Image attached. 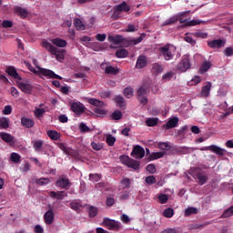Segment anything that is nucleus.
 <instances>
[{"label":"nucleus","mask_w":233,"mask_h":233,"mask_svg":"<svg viewBox=\"0 0 233 233\" xmlns=\"http://www.w3.org/2000/svg\"><path fill=\"white\" fill-rule=\"evenodd\" d=\"M0 137L5 143H13L15 140V137L11 134L5 132L0 133Z\"/></svg>","instance_id":"29"},{"label":"nucleus","mask_w":233,"mask_h":233,"mask_svg":"<svg viewBox=\"0 0 233 233\" xmlns=\"http://www.w3.org/2000/svg\"><path fill=\"white\" fill-rule=\"evenodd\" d=\"M94 113H95L98 117L106 116V110L101 109V108H99V107H96V108L94 109Z\"/></svg>","instance_id":"53"},{"label":"nucleus","mask_w":233,"mask_h":233,"mask_svg":"<svg viewBox=\"0 0 233 233\" xmlns=\"http://www.w3.org/2000/svg\"><path fill=\"white\" fill-rule=\"evenodd\" d=\"M89 180L92 182H99V180H101V175H98V173L90 174Z\"/></svg>","instance_id":"56"},{"label":"nucleus","mask_w":233,"mask_h":233,"mask_svg":"<svg viewBox=\"0 0 233 233\" xmlns=\"http://www.w3.org/2000/svg\"><path fill=\"white\" fill-rule=\"evenodd\" d=\"M232 216H233V205L230 208H227L223 212V214L220 216V218H230Z\"/></svg>","instance_id":"39"},{"label":"nucleus","mask_w":233,"mask_h":233,"mask_svg":"<svg viewBox=\"0 0 233 233\" xmlns=\"http://www.w3.org/2000/svg\"><path fill=\"white\" fill-rule=\"evenodd\" d=\"M103 225L107 228L109 230H119L123 228L119 221L105 218L103 219Z\"/></svg>","instance_id":"8"},{"label":"nucleus","mask_w":233,"mask_h":233,"mask_svg":"<svg viewBox=\"0 0 233 233\" xmlns=\"http://www.w3.org/2000/svg\"><path fill=\"white\" fill-rule=\"evenodd\" d=\"M158 52L159 57H162L165 61H171L177 54V47L173 45L167 44L159 47Z\"/></svg>","instance_id":"1"},{"label":"nucleus","mask_w":233,"mask_h":233,"mask_svg":"<svg viewBox=\"0 0 233 233\" xmlns=\"http://www.w3.org/2000/svg\"><path fill=\"white\" fill-rule=\"evenodd\" d=\"M164 68H163V66L159 63H155L153 64L152 66V72L155 74V75H159L163 72Z\"/></svg>","instance_id":"35"},{"label":"nucleus","mask_w":233,"mask_h":233,"mask_svg":"<svg viewBox=\"0 0 233 233\" xmlns=\"http://www.w3.org/2000/svg\"><path fill=\"white\" fill-rule=\"evenodd\" d=\"M88 214L90 218H96L98 215V208L93 206L89 207Z\"/></svg>","instance_id":"43"},{"label":"nucleus","mask_w":233,"mask_h":233,"mask_svg":"<svg viewBox=\"0 0 233 233\" xmlns=\"http://www.w3.org/2000/svg\"><path fill=\"white\" fill-rule=\"evenodd\" d=\"M15 14H16L21 18L25 19L28 15V11H27V9H25L22 6H15Z\"/></svg>","instance_id":"21"},{"label":"nucleus","mask_w":233,"mask_h":233,"mask_svg":"<svg viewBox=\"0 0 233 233\" xmlns=\"http://www.w3.org/2000/svg\"><path fill=\"white\" fill-rule=\"evenodd\" d=\"M74 26L77 31L86 30V25L80 18L74 19Z\"/></svg>","instance_id":"30"},{"label":"nucleus","mask_w":233,"mask_h":233,"mask_svg":"<svg viewBox=\"0 0 233 233\" xmlns=\"http://www.w3.org/2000/svg\"><path fill=\"white\" fill-rule=\"evenodd\" d=\"M82 207H83L82 203L80 201H76V200H73L69 204V208L77 213H80Z\"/></svg>","instance_id":"27"},{"label":"nucleus","mask_w":233,"mask_h":233,"mask_svg":"<svg viewBox=\"0 0 233 233\" xmlns=\"http://www.w3.org/2000/svg\"><path fill=\"white\" fill-rule=\"evenodd\" d=\"M146 36H147L146 33H142L141 36L137 39L123 37V40L121 43L126 47L130 46H137V45L140 44Z\"/></svg>","instance_id":"11"},{"label":"nucleus","mask_w":233,"mask_h":233,"mask_svg":"<svg viewBox=\"0 0 233 233\" xmlns=\"http://www.w3.org/2000/svg\"><path fill=\"white\" fill-rule=\"evenodd\" d=\"M21 125H22L24 127H25V128H27V129H30V128L34 127V126H35V121H34L33 118H28V117L23 116V117L21 118Z\"/></svg>","instance_id":"19"},{"label":"nucleus","mask_w":233,"mask_h":233,"mask_svg":"<svg viewBox=\"0 0 233 233\" xmlns=\"http://www.w3.org/2000/svg\"><path fill=\"white\" fill-rule=\"evenodd\" d=\"M49 197L57 200H63L66 197H68V194L66 191H51L49 192Z\"/></svg>","instance_id":"18"},{"label":"nucleus","mask_w":233,"mask_h":233,"mask_svg":"<svg viewBox=\"0 0 233 233\" xmlns=\"http://www.w3.org/2000/svg\"><path fill=\"white\" fill-rule=\"evenodd\" d=\"M198 210L196 208H187L185 209L184 216L185 217H189L190 215L193 214H198Z\"/></svg>","instance_id":"42"},{"label":"nucleus","mask_w":233,"mask_h":233,"mask_svg":"<svg viewBox=\"0 0 233 233\" xmlns=\"http://www.w3.org/2000/svg\"><path fill=\"white\" fill-rule=\"evenodd\" d=\"M131 156L137 159H141L145 157V149L141 146L137 145L134 147Z\"/></svg>","instance_id":"14"},{"label":"nucleus","mask_w":233,"mask_h":233,"mask_svg":"<svg viewBox=\"0 0 233 233\" xmlns=\"http://www.w3.org/2000/svg\"><path fill=\"white\" fill-rule=\"evenodd\" d=\"M193 151L191 147H179L177 148V152L182 154V155H187L189 154Z\"/></svg>","instance_id":"38"},{"label":"nucleus","mask_w":233,"mask_h":233,"mask_svg":"<svg viewBox=\"0 0 233 233\" xmlns=\"http://www.w3.org/2000/svg\"><path fill=\"white\" fill-rule=\"evenodd\" d=\"M212 64L208 61H205L201 64L199 67V73L204 74L211 68Z\"/></svg>","instance_id":"32"},{"label":"nucleus","mask_w":233,"mask_h":233,"mask_svg":"<svg viewBox=\"0 0 233 233\" xmlns=\"http://www.w3.org/2000/svg\"><path fill=\"white\" fill-rule=\"evenodd\" d=\"M190 67H191V64H190L189 56H183L178 66H177V70L180 72H186Z\"/></svg>","instance_id":"10"},{"label":"nucleus","mask_w":233,"mask_h":233,"mask_svg":"<svg viewBox=\"0 0 233 233\" xmlns=\"http://www.w3.org/2000/svg\"><path fill=\"white\" fill-rule=\"evenodd\" d=\"M163 216L167 218H171L174 216V209L171 208H167L164 212H163Z\"/></svg>","instance_id":"55"},{"label":"nucleus","mask_w":233,"mask_h":233,"mask_svg":"<svg viewBox=\"0 0 233 233\" xmlns=\"http://www.w3.org/2000/svg\"><path fill=\"white\" fill-rule=\"evenodd\" d=\"M35 182H36V184H37L38 186H44V185L49 184V183H50V180H49L48 178L43 177V178H40V179H36Z\"/></svg>","instance_id":"59"},{"label":"nucleus","mask_w":233,"mask_h":233,"mask_svg":"<svg viewBox=\"0 0 233 233\" xmlns=\"http://www.w3.org/2000/svg\"><path fill=\"white\" fill-rule=\"evenodd\" d=\"M26 67L29 68V71L35 73V74H38V75H42L44 76L52 78V79H58V80H62L63 77L56 75L54 71L52 70H48V69H45V68H40L38 67V71L35 70L29 63H26Z\"/></svg>","instance_id":"4"},{"label":"nucleus","mask_w":233,"mask_h":233,"mask_svg":"<svg viewBox=\"0 0 233 233\" xmlns=\"http://www.w3.org/2000/svg\"><path fill=\"white\" fill-rule=\"evenodd\" d=\"M146 66H147V57L145 56H140L137 58L136 67L137 69H141V68L145 67Z\"/></svg>","instance_id":"28"},{"label":"nucleus","mask_w":233,"mask_h":233,"mask_svg":"<svg viewBox=\"0 0 233 233\" xmlns=\"http://www.w3.org/2000/svg\"><path fill=\"white\" fill-rule=\"evenodd\" d=\"M17 86L25 94H30L34 88V86L31 84H29V81H26V82L17 81Z\"/></svg>","instance_id":"15"},{"label":"nucleus","mask_w":233,"mask_h":233,"mask_svg":"<svg viewBox=\"0 0 233 233\" xmlns=\"http://www.w3.org/2000/svg\"><path fill=\"white\" fill-rule=\"evenodd\" d=\"M114 100H115V103H116V105H117V106L119 108H121V109L124 108V106H125V104H124L125 99H124L123 96H117L115 97Z\"/></svg>","instance_id":"40"},{"label":"nucleus","mask_w":233,"mask_h":233,"mask_svg":"<svg viewBox=\"0 0 233 233\" xmlns=\"http://www.w3.org/2000/svg\"><path fill=\"white\" fill-rule=\"evenodd\" d=\"M121 184L124 188H129L131 187V180L129 178H123Z\"/></svg>","instance_id":"58"},{"label":"nucleus","mask_w":233,"mask_h":233,"mask_svg":"<svg viewBox=\"0 0 233 233\" xmlns=\"http://www.w3.org/2000/svg\"><path fill=\"white\" fill-rule=\"evenodd\" d=\"M10 126V119L8 117H1L0 118V127L2 129H7Z\"/></svg>","instance_id":"37"},{"label":"nucleus","mask_w":233,"mask_h":233,"mask_svg":"<svg viewBox=\"0 0 233 233\" xmlns=\"http://www.w3.org/2000/svg\"><path fill=\"white\" fill-rule=\"evenodd\" d=\"M70 110L76 116H81L83 114H85L86 107L81 102H73L70 105Z\"/></svg>","instance_id":"9"},{"label":"nucleus","mask_w":233,"mask_h":233,"mask_svg":"<svg viewBox=\"0 0 233 233\" xmlns=\"http://www.w3.org/2000/svg\"><path fill=\"white\" fill-rule=\"evenodd\" d=\"M158 119L157 118H148L146 121V124L148 127H153L157 125Z\"/></svg>","instance_id":"48"},{"label":"nucleus","mask_w":233,"mask_h":233,"mask_svg":"<svg viewBox=\"0 0 233 233\" xmlns=\"http://www.w3.org/2000/svg\"><path fill=\"white\" fill-rule=\"evenodd\" d=\"M224 55L226 56H233V48L232 47H228L224 51Z\"/></svg>","instance_id":"63"},{"label":"nucleus","mask_w":233,"mask_h":233,"mask_svg":"<svg viewBox=\"0 0 233 233\" xmlns=\"http://www.w3.org/2000/svg\"><path fill=\"white\" fill-rule=\"evenodd\" d=\"M116 12H129L130 6L124 1L116 6Z\"/></svg>","instance_id":"36"},{"label":"nucleus","mask_w":233,"mask_h":233,"mask_svg":"<svg viewBox=\"0 0 233 233\" xmlns=\"http://www.w3.org/2000/svg\"><path fill=\"white\" fill-rule=\"evenodd\" d=\"M111 118L115 121H118L122 118V113L119 110H116L113 112V114L111 115Z\"/></svg>","instance_id":"50"},{"label":"nucleus","mask_w":233,"mask_h":233,"mask_svg":"<svg viewBox=\"0 0 233 233\" xmlns=\"http://www.w3.org/2000/svg\"><path fill=\"white\" fill-rule=\"evenodd\" d=\"M46 136L53 141H58L61 138V134L56 130H47Z\"/></svg>","instance_id":"23"},{"label":"nucleus","mask_w":233,"mask_h":233,"mask_svg":"<svg viewBox=\"0 0 233 233\" xmlns=\"http://www.w3.org/2000/svg\"><path fill=\"white\" fill-rule=\"evenodd\" d=\"M128 55V52L126 49H119L116 52V56L117 58H125Z\"/></svg>","instance_id":"44"},{"label":"nucleus","mask_w":233,"mask_h":233,"mask_svg":"<svg viewBox=\"0 0 233 233\" xmlns=\"http://www.w3.org/2000/svg\"><path fill=\"white\" fill-rule=\"evenodd\" d=\"M202 150H208L218 156L224 157L227 153V150L225 148H222L217 145H210L206 147L205 148H202Z\"/></svg>","instance_id":"12"},{"label":"nucleus","mask_w":233,"mask_h":233,"mask_svg":"<svg viewBox=\"0 0 233 233\" xmlns=\"http://www.w3.org/2000/svg\"><path fill=\"white\" fill-rule=\"evenodd\" d=\"M158 199L161 204H166L168 201V196L166 194H161L158 197Z\"/></svg>","instance_id":"62"},{"label":"nucleus","mask_w":233,"mask_h":233,"mask_svg":"<svg viewBox=\"0 0 233 233\" xmlns=\"http://www.w3.org/2000/svg\"><path fill=\"white\" fill-rule=\"evenodd\" d=\"M46 113V110L44 108H36L35 109V116L36 118H42Z\"/></svg>","instance_id":"52"},{"label":"nucleus","mask_w":233,"mask_h":233,"mask_svg":"<svg viewBox=\"0 0 233 233\" xmlns=\"http://www.w3.org/2000/svg\"><path fill=\"white\" fill-rule=\"evenodd\" d=\"M211 88L212 83L207 82L206 85L201 89V96H204V97H208L210 96Z\"/></svg>","instance_id":"24"},{"label":"nucleus","mask_w":233,"mask_h":233,"mask_svg":"<svg viewBox=\"0 0 233 233\" xmlns=\"http://www.w3.org/2000/svg\"><path fill=\"white\" fill-rule=\"evenodd\" d=\"M44 146V140L38 139L33 141V149H35V152L39 153L43 150Z\"/></svg>","instance_id":"26"},{"label":"nucleus","mask_w":233,"mask_h":233,"mask_svg":"<svg viewBox=\"0 0 233 233\" xmlns=\"http://www.w3.org/2000/svg\"><path fill=\"white\" fill-rule=\"evenodd\" d=\"M190 13V11H183V12H180V15H178V20H180V24H186L187 26H196V25H198L200 24H205V21H202V20H190V21H187V19H185L184 16L188 15Z\"/></svg>","instance_id":"5"},{"label":"nucleus","mask_w":233,"mask_h":233,"mask_svg":"<svg viewBox=\"0 0 233 233\" xmlns=\"http://www.w3.org/2000/svg\"><path fill=\"white\" fill-rule=\"evenodd\" d=\"M149 94V88L147 86L143 85L137 90V99L142 105H147L148 100L146 96Z\"/></svg>","instance_id":"6"},{"label":"nucleus","mask_w":233,"mask_h":233,"mask_svg":"<svg viewBox=\"0 0 233 233\" xmlns=\"http://www.w3.org/2000/svg\"><path fill=\"white\" fill-rule=\"evenodd\" d=\"M120 160L129 168H133L134 170L139 169L140 163L137 160L129 157L128 156H120Z\"/></svg>","instance_id":"7"},{"label":"nucleus","mask_w":233,"mask_h":233,"mask_svg":"<svg viewBox=\"0 0 233 233\" xmlns=\"http://www.w3.org/2000/svg\"><path fill=\"white\" fill-rule=\"evenodd\" d=\"M106 142L109 147H113L116 143V137L111 134H108L106 138Z\"/></svg>","instance_id":"46"},{"label":"nucleus","mask_w":233,"mask_h":233,"mask_svg":"<svg viewBox=\"0 0 233 233\" xmlns=\"http://www.w3.org/2000/svg\"><path fill=\"white\" fill-rule=\"evenodd\" d=\"M42 47L48 51L51 55L56 56V60H64L65 59V50H59L56 46H54L51 43L46 40L42 41Z\"/></svg>","instance_id":"2"},{"label":"nucleus","mask_w":233,"mask_h":233,"mask_svg":"<svg viewBox=\"0 0 233 233\" xmlns=\"http://www.w3.org/2000/svg\"><path fill=\"white\" fill-rule=\"evenodd\" d=\"M79 131L81 133H88L90 132V127L86 123L79 124Z\"/></svg>","instance_id":"54"},{"label":"nucleus","mask_w":233,"mask_h":233,"mask_svg":"<svg viewBox=\"0 0 233 233\" xmlns=\"http://www.w3.org/2000/svg\"><path fill=\"white\" fill-rule=\"evenodd\" d=\"M56 186L61 187L62 189L68 190L71 183L69 179L62 177L56 182Z\"/></svg>","instance_id":"16"},{"label":"nucleus","mask_w":233,"mask_h":233,"mask_svg":"<svg viewBox=\"0 0 233 233\" xmlns=\"http://www.w3.org/2000/svg\"><path fill=\"white\" fill-rule=\"evenodd\" d=\"M119 72L117 68L113 67L112 66H106L105 69L106 74L116 75Z\"/></svg>","instance_id":"47"},{"label":"nucleus","mask_w":233,"mask_h":233,"mask_svg":"<svg viewBox=\"0 0 233 233\" xmlns=\"http://www.w3.org/2000/svg\"><path fill=\"white\" fill-rule=\"evenodd\" d=\"M48 210L44 214L43 218L46 225H52L55 220V213L51 208V205H48Z\"/></svg>","instance_id":"13"},{"label":"nucleus","mask_w":233,"mask_h":233,"mask_svg":"<svg viewBox=\"0 0 233 233\" xmlns=\"http://www.w3.org/2000/svg\"><path fill=\"white\" fill-rule=\"evenodd\" d=\"M5 72L10 76H12L13 78L15 79H17V80H22V77L19 76V74L17 73L15 67L14 66H8L5 70Z\"/></svg>","instance_id":"22"},{"label":"nucleus","mask_w":233,"mask_h":233,"mask_svg":"<svg viewBox=\"0 0 233 233\" xmlns=\"http://www.w3.org/2000/svg\"><path fill=\"white\" fill-rule=\"evenodd\" d=\"M123 36L122 35H116V36H113L112 35H109L107 37V41L114 45H119L122 43Z\"/></svg>","instance_id":"25"},{"label":"nucleus","mask_w":233,"mask_h":233,"mask_svg":"<svg viewBox=\"0 0 233 233\" xmlns=\"http://www.w3.org/2000/svg\"><path fill=\"white\" fill-rule=\"evenodd\" d=\"M178 123H179L178 117L173 116L172 118H169V121L167 123L165 128L166 130L175 128L177 127Z\"/></svg>","instance_id":"20"},{"label":"nucleus","mask_w":233,"mask_h":233,"mask_svg":"<svg viewBox=\"0 0 233 233\" xmlns=\"http://www.w3.org/2000/svg\"><path fill=\"white\" fill-rule=\"evenodd\" d=\"M188 174L198 179L200 186L205 185L208 180V175H205L206 173L201 167H190Z\"/></svg>","instance_id":"3"},{"label":"nucleus","mask_w":233,"mask_h":233,"mask_svg":"<svg viewBox=\"0 0 233 233\" xmlns=\"http://www.w3.org/2000/svg\"><path fill=\"white\" fill-rule=\"evenodd\" d=\"M91 147L95 151H101V149L103 148V144L91 142Z\"/></svg>","instance_id":"57"},{"label":"nucleus","mask_w":233,"mask_h":233,"mask_svg":"<svg viewBox=\"0 0 233 233\" xmlns=\"http://www.w3.org/2000/svg\"><path fill=\"white\" fill-rule=\"evenodd\" d=\"M88 103L89 105H93V106H96V107H103L105 106V102L103 101H100L96 98H89L88 99Z\"/></svg>","instance_id":"34"},{"label":"nucleus","mask_w":233,"mask_h":233,"mask_svg":"<svg viewBox=\"0 0 233 233\" xmlns=\"http://www.w3.org/2000/svg\"><path fill=\"white\" fill-rule=\"evenodd\" d=\"M10 158H11L12 162L16 163V164L20 163V161H21V157H20V155L17 154V153H15V152H13V153L11 154Z\"/></svg>","instance_id":"49"},{"label":"nucleus","mask_w":233,"mask_h":233,"mask_svg":"<svg viewBox=\"0 0 233 233\" xmlns=\"http://www.w3.org/2000/svg\"><path fill=\"white\" fill-rule=\"evenodd\" d=\"M158 148L166 152L171 149V146L167 142H159Z\"/></svg>","instance_id":"41"},{"label":"nucleus","mask_w":233,"mask_h":233,"mask_svg":"<svg viewBox=\"0 0 233 233\" xmlns=\"http://www.w3.org/2000/svg\"><path fill=\"white\" fill-rule=\"evenodd\" d=\"M226 46V41L222 40V39H218V40H213L211 42L208 43V46H209L210 48H218L220 49L222 47H224Z\"/></svg>","instance_id":"17"},{"label":"nucleus","mask_w":233,"mask_h":233,"mask_svg":"<svg viewBox=\"0 0 233 233\" xmlns=\"http://www.w3.org/2000/svg\"><path fill=\"white\" fill-rule=\"evenodd\" d=\"M146 183L148 185H154L157 183V179L153 175H150L146 178Z\"/></svg>","instance_id":"60"},{"label":"nucleus","mask_w":233,"mask_h":233,"mask_svg":"<svg viewBox=\"0 0 233 233\" xmlns=\"http://www.w3.org/2000/svg\"><path fill=\"white\" fill-rule=\"evenodd\" d=\"M166 154H167L166 151L153 152L150 154L149 158H150V160H157V159L164 157Z\"/></svg>","instance_id":"33"},{"label":"nucleus","mask_w":233,"mask_h":233,"mask_svg":"<svg viewBox=\"0 0 233 233\" xmlns=\"http://www.w3.org/2000/svg\"><path fill=\"white\" fill-rule=\"evenodd\" d=\"M51 43L58 47H66L67 46V42L60 38H54L51 40Z\"/></svg>","instance_id":"31"},{"label":"nucleus","mask_w":233,"mask_h":233,"mask_svg":"<svg viewBox=\"0 0 233 233\" xmlns=\"http://www.w3.org/2000/svg\"><path fill=\"white\" fill-rule=\"evenodd\" d=\"M106 204L107 207H112L115 204V199L111 197H108L106 200Z\"/></svg>","instance_id":"64"},{"label":"nucleus","mask_w":233,"mask_h":233,"mask_svg":"<svg viewBox=\"0 0 233 233\" xmlns=\"http://www.w3.org/2000/svg\"><path fill=\"white\" fill-rule=\"evenodd\" d=\"M124 96L127 99H130V97H133L134 96V90L132 87H126L124 90Z\"/></svg>","instance_id":"45"},{"label":"nucleus","mask_w":233,"mask_h":233,"mask_svg":"<svg viewBox=\"0 0 233 233\" xmlns=\"http://www.w3.org/2000/svg\"><path fill=\"white\" fill-rule=\"evenodd\" d=\"M147 171L149 172L150 174H155L157 172L155 164H148L147 166Z\"/></svg>","instance_id":"61"},{"label":"nucleus","mask_w":233,"mask_h":233,"mask_svg":"<svg viewBox=\"0 0 233 233\" xmlns=\"http://www.w3.org/2000/svg\"><path fill=\"white\" fill-rule=\"evenodd\" d=\"M138 25H134V24H128L127 29H126V32L127 33H134V32H137L138 31Z\"/></svg>","instance_id":"51"}]
</instances>
